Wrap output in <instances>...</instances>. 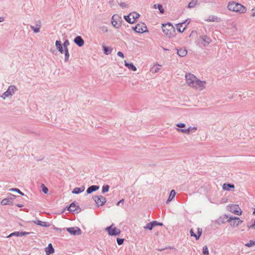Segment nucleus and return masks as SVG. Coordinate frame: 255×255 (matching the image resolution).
I'll return each mask as SVG.
<instances>
[{"instance_id":"f257e3e1","label":"nucleus","mask_w":255,"mask_h":255,"mask_svg":"<svg viewBox=\"0 0 255 255\" xmlns=\"http://www.w3.org/2000/svg\"><path fill=\"white\" fill-rule=\"evenodd\" d=\"M185 78L186 83L189 86L199 89V90H202L205 89L206 82L205 81H201L193 74L187 73L185 75Z\"/></svg>"},{"instance_id":"f03ea898","label":"nucleus","mask_w":255,"mask_h":255,"mask_svg":"<svg viewBox=\"0 0 255 255\" xmlns=\"http://www.w3.org/2000/svg\"><path fill=\"white\" fill-rule=\"evenodd\" d=\"M228 8L231 11L238 12L240 13H244L247 11L245 6L235 1L230 2L228 5Z\"/></svg>"},{"instance_id":"7ed1b4c3","label":"nucleus","mask_w":255,"mask_h":255,"mask_svg":"<svg viewBox=\"0 0 255 255\" xmlns=\"http://www.w3.org/2000/svg\"><path fill=\"white\" fill-rule=\"evenodd\" d=\"M162 30L164 34L168 37L174 36L175 28L171 23L162 24Z\"/></svg>"},{"instance_id":"20e7f679","label":"nucleus","mask_w":255,"mask_h":255,"mask_svg":"<svg viewBox=\"0 0 255 255\" xmlns=\"http://www.w3.org/2000/svg\"><path fill=\"white\" fill-rule=\"evenodd\" d=\"M226 218L228 219L226 222L230 223V225L233 228L238 227L241 224L243 223V221L240 220L238 217L229 216L228 215H225Z\"/></svg>"},{"instance_id":"39448f33","label":"nucleus","mask_w":255,"mask_h":255,"mask_svg":"<svg viewBox=\"0 0 255 255\" xmlns=\"http://www.w3.org/2000/svg\"><path fill=\"white\" fill-rule=\"evenodd\" d=\"M140 15L136 12H132L129 13L128 15H125V19L129 23L132 24L134 23V21L136 19L138 18Z\"/></svg>"},{"instance_id":"423d86ee","label":"nucleus","mask_w":255,"mask_h":255,"mask_svg":"<svg viewBox=\"0 0 255 255\" xmlns=\"http://www.w3.org/2000/svg\"><path fill=\"white\" fill-rule=\"evenodd\" d=\"M66 208L69 212L74 214L79 213L82 211L80 206L76 203L75 201L71 203L69 206H67Z\"/></svg>"},{"instance_id":"0eeeda50","label":"nucleus","mask_w":255,"mask_h":255,"mask_svg":"<svg viewBox=\"0 0 255 255\" xmlns=\"http://www.w3.org/2000/svg\"><path fill=\"white\" fill-rule=\"evenodd\" d=\"M114 224H113L111 226L107 227L105 229V230L108 232L109 235L111 236L119 235L121 233V231L116 227H114Z\"/></svg>"},{"instance_id":"6e6552de","label":"nucleus","mask_w":255,"mask_h":255,"mask_svg":"<svg viewBox=\"0 0 255 255\" xmlns=\"http://www.w3.org/2000/svg\"><path fill=\"white\" fill-rule=\"evenodd\" d=\"M17 88L15 86L10 85L8 87L7 90L3 93L2 95L1 96V97L3 99H5L7 97L12 96L14 94Z\"/></svg>"},{"instance_id":"1a4fd4ad","label":"nucleus","mask_w":255,"mask_h":255,"mask_svg":"<svg viewBox=\"0 0 255 255\" xmlns=\"http://www.w3.org/2000/svg\"><path fill=\"white\" fill-rule=\"evenodd\" d=\"M122 18L118 14H114L112 17V24L117 28H119L121 26Z\"/></svg>"},{"instance_id":"9d476101","label":"nucleus","mask_w":255,"mask_h":255,"mask_svg":"<svg viewBox=\"0 0 255 255\" xmlns=\"http://www.w3.org/2000/svg\"><path fill=\"white\" fill-rule=\"evenodd\" d=\"M93 199L98 207L103 206L107 201L106 198L102 195L93 196Z\"/></svg>"},{"instance_id":"9b49d317","label":"nucleus","mask_w":255,"mask_h":255,"mask_svg":"<svg viewBox=\"0 0 255 255\" xmlns=\"http://www.w3.org/2000/svg\"><path fill=\"white\" fill-rule=\"evenodd\" d=\"M135 29H137L136 33H143L148 31L147 26L144 23H138L135 25Z\"/></svg>"},{"instance_id":"f8f14e48","label":"nucleus","mask_w":255,"mask_h":255,"mask_svg":"<svg viewBox=\"0 0 255 255\" xmlns=\"http://www.w3.org/2000/svg\"><path fill=\"white\" fill-rule=\"evenodd\" d=\"M229 210L230 212L236 215H241L242 214V212L238 205H231L229 206Z\"/></svg>"},{"instance_id":"ddd939ff","label":"nucleus","mask_w":255,"mask_h":255,"mask_svg":"<svg viewBox=\"0 0 255 255\" xmlns=\"http://www.w3.org/2000/svg\"><path fill=\"white\" fill-rule=\"evenodd\" d=\"M66 230L70 234L74 236L80 235L82 234V231L81 229L77 227L67 228Z\"/></svg>"},{"instance_id":"4468645a","label":"nucleus","mask_w":255,"mask_h":255,"mask_svg":"<svg viewBox=\"0 0 255 255\" xmlns=\"http://www.w3.org/2000/svg\"><path fill=\"white\" fill-rule=\"evenodd\" d=\"M30 234V233L29 232H14L12 233H11L10 235H9L7 238H10V237H11L12 236H16V237H18V236H25V235H29Z\"/></svg>"},{"instance_id":"2eb2a0df","label":"nucleus","mask_w":255,"mask_h":255,"mask_svg":"<svg viewBox=\"0 0 255 255\" xmlns=\"http://www.w3.org/2000/svg\"><path fill=\"white\" fill-rule=\"evenodd\" d=\"M74 42L79 47H81L84 44V41L81 36H77L74 38Z\"/></svg>"},{"instance_id":"dca6fc26","label":"nucleus","mask_w":255,"mask_h":255,"mask_svg":"<svg viewBox=\"0 0 255 255\" xmlns=\"http://www.w3.org/2000/svg\"><path fill=\"white\" fill-rule=\"evenodd\" d=\"M55 46L60 53L62 54L64 53V48L61 41L56 40L55 42Z\"/></svg>"},{"instance_id":"f3484780","label":"nucleus","mask_w":255,"mask_h":255,"mask_svg":"<svg viewBox=\"0 0 255 255\" xmlns=\"http://www.w3.org/2000/svg\"><path fill=\"white\" fill-rule=\"evenodd\" d=\"M200 39L204 42V46L208 45L209 43H210L212 41L210 38L205 35H201L200 36Z\"/></svg>"},{"instance_id":"a211bd4d","label":"nucleus","mask_w":255,"mask_h":255,"mask_svg":"<svg viewBox=\"0 0 255 255\" xmlns=\"http://www.w3.org/2000/svg\"><path fill=\"white\" fill-rule=\"evenodd\" d=\"M45 251L46 255H50L54 253V249L51 243L49 244L48 246L45 248Z\"/></svg>"},{"instance_id":"6ab92c4d","label":"nucleus","mask_w":255,"mask_h":255,"mask_svg":"<svg viewBox=\"0 0 255 255\" xmlns=\"http://www.w3.org/2000/svg\"><path fill=\"white\" fill-rule=\"evenodd\" d=\"M100 188V186L98 185H92L88 188L87 189L86 192L88 194H90L93 192L97 191Z\"/></svg>"},{"instance_id":"aec40b11","label":"nucleus","mask_w":255,"mask_h":255,"mask_svg":"<svg viewBox=\"0 0 255 255\" xmlns=\"http://www.w3.org/2000/svg\"><path fill=\"white\" fill-rule=\"evenodd\" d=\"M223 189L226 191H231L235 188V185L231 183H225L223 185Z\"/></svg>"},{"instance_id":"412c9836","label":"nucleus","mask_w":255,"mask_h":255,"mask_svg":"<svg viewBox=\"0 0 255 255\" xmlns=\"http://www.w3.org/2000/svg\"><path fill=\"white\" fill-rule=\"evenodd\" d=\"M32 222L34 223H35V224L40 226L45 227H49L50 226V224L49 223L41 221L39 220H37L36 221H33Z\"/></svg>"},{"instance_id":"4be33fe9","label":"nucleus","mask_w":255,"mask_h":255,"mask_svg":"<svg viewBox=\"0 0 255 255\" xmlns=\"http://www.w3.org/2000/svg\"><path fill=\"white\" fill-rule=\"evenodd\" d=\"M85 190V186H82L81 187H75L72 191V194H78L83 192Z\"/></svg>"},{"instance_id":"5701e85b","label":"nucleus","mask_w":255,"mask_h":255,"mask_svg":"<svg viewBox=\"0 0 255 255\" xmlns=\"http://www.w3.org/2000/svg\"><path fill=\"white\" fill-rule=\"evenodd\" d=\"M208 22H220L221 21L220 18L215 15H210L209 18L205 20Z\"/></svg>"},{"instance_id":"b1692460","label":"nucleus","mask_w":255,"mask_h":255,"mask_svg":"<svg viewBox=\"0 0 255 255\" xmlns=\"http://www.w3.org/2000/svg\"><path fill=\"white\" fill-rule=\"evenodd\" d=\"M125 65L128 67L129 70L133 71H136V67L132 63H128L127 61H125Z\"/></svg>"},{"instance_id":"393cba45","label":"nucleus","mask_w":255,"mask_h":255,"mask_svg":"<svg viewBox=\"0 0 255 255\" xmlns=\"http://www.w3.org/2000/svg\"><path fill=\"white\" fill-rule=\"evenodd\" d=\"M176 50L177 51V54L180 57H184L187 54V51L185 48L177 49Z\"/></svg>"},{"instance_id":"a878e982","label":"nucleus","mask_w":255,"mask_h":255,"mask_svg":"<svg viewBox=\"0 0 255 255\" xmlns=\"http://www.w3.org/2000/svg\"><path fill=\"white\" fill-rule=\"evenodd\" d=\"M1 204L2 205H12L13 202H12V200L11 199L7 198L3 199L1 202Z\"/></svg>"},{"instance_id":"bb28decb","label":"nucleus","mask_w":255,"mask_h":255,"mask_svg":"<svg viewBox=\"0 0 255 255\" xmlns=\"http://www.w3.org/2000/svg\"><path fill=\"white\" fill-rule=\"evenodd\" d=\"M176 129L177 130V131L178 132H182V133H187V134H189L190 133V130L191 129H192L191 128V127H188V128H176Z\"/></svg>"},{"instance_id":"cd10ccee","label":"nucleus","mask_w":255,"mask_h":255,"mask_svg":"<svg viewBox=\"0 0 255 255\" xmlns=\"http://www.w3.org/2000/svg\"><path fill=\"white\" fill-rule=\"evenodd\" d=\"M103 48L104 53L106 55H109V54H111V52H112L113 49L111 47L106 46H103Z\"/></svg>"},{"instance_id":"c85d7f7f","label":"nucleus","mask_w":255,"mask_h":255,"mask_svg":"<svg viewBox=\"0 0 255 255\" xmlns=\"http://www.w3.org/2000/svg\"><path fill=\"white\" fill-rule=\"evenodd\" d=\"M175 191L174 190H172L170 191L168 198L166 201V203H168L169 202H170L172 200V199L175 197Z\"/></svg>"},{"instance_id":"c756f323","label":"nucleus","mask_w":255,"mask_h":255,"mask_svg":"<svg viewBox=\"0 0 255 255\" xmlns=\"http://www.w3.org/2000/svg\"><path fill=\"white\" fill-rule=\"evenodd\" d=\"M198 1L197 0H192L188 5V8H193L195 6V5L197 4Z\"/></svg>"},{"instance_id":"7c9ffc66","label":"nucleus","mask_w":255,"mask_h":255,"mask_svg":"<svg viewBox=\"0 0 255 255\" xmlns=\"http://www.w3.org/2000/svg\"><path fill=\"white\" fill-rule=\"evenodd\" d=\"M64 53L65 55L64 61L67 62L69 61V53L68 51V49H64Z\"/></svg>"},{"instance_id":"2f4dec72","label":"nucleus","mask_w":255,"mask_h":255,"mask_svg":"<svg viewBox=\"0 0 255 255\" xmlns=\"http://www.w3.org/2000/svg\"><path fill=\"white\" fill-rule=\"evenodd\" d=\"M252 224H250V223H247V227L250 229H253L255 230V219L252 220Z\"/></svg>"},{"instance_id":"473e14b6","label":"nucleus","mask_w":255,"mask_h":255,"mask_svg":"<svg viewBox=\"0 0 255 255\" xmlns=\"http://www.w3.org/2000/svg\"><path fill=\"white\" fill-rule=\"evenodd\" d=\"M110 189V186L109 185H104L102 187V193H105L109 191Z\"/></svg>"},{"instance_id":"72a5a7b5","label":"nucleus","mask_w":255,"mask_h":255,"mask_svg":"<svg viewBox=\"0 0 255 255\" xmlns=\"http://www.w3.org/2000/svg\"><path fill=\"white\" fill-rule=\"evenodd\" d=\"M9 191H14L15 192H17L18 193V194H19L20 195H22V196H25L24 194L23 193H22L19 189L18 188H10L9 189Z\"/></svg>"},{"instance_id":"f704fd0d","label":"nucleus","mask_w":255,"mask_h":255,"mask_svg":"<svg viewBox=\"0 0 255 255\" xmlns=\"http://www.w3.org/2000/svg\"><path fill=\"white\" fill-rule=\"evenodd\" d=\"M183 24V23H178L177 24V30L178 32H179L180 33H182L185 29V27L182 29H181V27L182 26Z\"/></svg>"},{"instance_id":"c9c22d12","label":"nucleus","mask_w":255,"mask_h":255,"mask_svg":"<svg viewBox=\"0 0 255 255\" xmlns=\"http://www.w3.org/2000/svg\"><path fill=\"white\" fill-rule=\"evenodd\" d=\"M153 228V226L151 223V222L147 223L146 226H145L144 227V228L145 229H147V230H151Z\"/></svg>"},{"instance_id":"e433bc0d","label":"nucleus","mask_w":255,"mask_h":255,"mask_svg":"<svg viewBox=\"0 0 255 255\" xmlns=\"http://www.w3.org/2000/svg\"><path fill=\"white\" fill-rule=\"evenodd\" d=\"M202 233V229L201 228H198L197 229V234H196V240H198L201 236Z\"/></svg>"},{"instance_id":"4c0bfd02","label":"nucleus","mask_w":255,"mask_h":255,"mask_svg":"<svg viewBox=\"0 0 255 255\" xmlns=\"http://www.w3.org/2000/svg\"><path fill=\"white\" fill-rule=\"evenodd\" d=\"M30 27L31 29L33 31V32L35 33H38L40 31V28L37 27V26H36V27H35V26L31 25L30 26Z\"/></svg>"},{"instance_id":"58836bf2","label":"nucleus","mask_w":255,"mask_h":255,"mask_svg":"<svg viewBox=\"0 0 255 255\" xmlns=\"http://www.w3.org/2000/svg\"><path fill=\"white\" fill-rule=\"evenodd\" d=\"M160 66L158 65L156 66H154V67H152V69H151L152 73L158 72L159 71V70L160 69Z\"/></svg>"},{"instance_id":"ea45409f","label":"nucleus","mask_w":255,"mask_h":255,"mask_svg":"<svg viewBox=\"0 0 255 255\" xmlns=\"http://www.w3.org/2000/svg\"><path fill=\"white\" fill-rule=\"evenodd\" d=\"M157 8L158 9V10H159V12L161 13H164V9L163 7V6L162 4H157Z\"/></svg>"},{"instance_id":"a19ab883","label":"nucleus","mask_w":255,"mask_h":255,"mask_svg":"<svg viewBox=\"0 0 255 255\" xmlns=\"http://www.w3.org/2000/svg\"><path fill=\"white\" fill-rule=\"evenodd\" d=\"M203 255H209L208 249L206 246H204L203 248Z\"/></svg>"},{"instance_id":"79ce46f5","label":"nucleus","mask_w":255,"mask_h":255,"mask_svg":"<svg viewBox=\"0 0 255 255\" xmlns=\"http://www.w3.org/2000/svg\"><path fill=\"white\" fill-rule=\"evenodd\" d=\"M70 44L69 41L68 40L66 39L64 41L63 46L64 47V49H68V46Z\"/></svg>"},{"instance_id":"37998d69","label":"nucleus","mask_w":255,"mask_h":255,"mask_svg":"<svg viewBox=\"0 0 255 255\" xmlns=\"http://www.w3.org/2000/svg\"><path fill=\"white\" fill-rule=\"evenodd\" d=\"M254 245H255V241L253 240H250L249 243L246 244V246L248 247H252Z\"/></svg>"},{"instance_id":"c03bdc74","label":"nucleus","mask_w":255,"mask_h":255,"mask_svg":"<svg viewBox=\"0 0 255 255\" xmlns=\"http://www.w3.org/2000/svg\"><path fill=\"white\" fill-rule=\"evenodd\" d=\"M42 192L45 193V194H46L48 193V188L44 185V184H42Z\"/></svg>"},{"instance_id":"a18cd8bd","label":"nucleus","mask_w":255,"mask_h":255,"mask_svg":"<svg viewBox=\"0 0 255 255\" xmlns=\"http://www.w3.org/2000/svg\"><path fill=\"white\" fill-rule=\"evenodd\" d=\"M124 241H125L124 239L117 238V242L119 245H122L124 243Z\"/></svg>"},{"instance_id":"49530a36","label":"nucleus","mask_w":255,"mask_h":255,"mask_svg":"<svg viewBox=\"0 0 255 255\" xmlns=\"http://www.w3.org/2000/svg\"><path fill=\"white\" fill-rule=\"evenodd\" d=\"M177 128H181L185 127L186 125L184 123H178L176 125Z\"/></svg>"},{"instance_id":"de8ad7c7","label":"nucleus","mask_w":255,"mask_h":255,"mask_svg":"<svg viewBox=\"0 0 255 255\" xmlns=\"http://www.w3.org/2000/svg\"><path fill=\"white\" fill-rule=\"evenodd\" d=\"M100 28L103 32H107L108 31V28L106 26H101Z\"/></svg>"},{"instance_id":"09e8293b","label":"nucleus","mask_w":255,"mask_h":255,"mask_svg":"<svg viewBox=\"0 0 255 255\" xmlns=\"http://www.w3.org/2000/svg\"><path fill=\"white\" fill-rule=\"evenodd\" d=\"M190 235L191 237H194L196 238V234L194 233L192 229H190Z\"/></svg>"},{"instance_id":"8fccbe9b","label":"nucleus","mask_w":255,"mask_h":255,"mask_svg":"<svg viewBox=\"0 0 255 255\" xmlns=\"http://www.w3.org/2000/svg\"><path fill=\"white\" fill-rule=\"evenodd\" d=\"M9 195L10 197L9 198L11 199L12 200V202H13V200L16 198V196L11 193H9Z\"/></svg>"},{"instance_id":"3c124183","label":"nucleus","mask_w":255,"mask_h":255,"mask_svg":"<svg viewBox=\"0 0 255 255\" xmlns=\"http://www.w3.org/2000/svg\"><path fill=\"white\" fill-rule=\"evenodd\" d=\"M36 26H37V27L40 28L41 26V21L40 20H37L36 21Z\"/></svg>"},{"instance_id":"603ef678","label":"nucleus","mask_w":255,"mask_h":255,"mask_svg":"<svg viewBox=\"0 0 255 255\" xmlns=\"http://www.w3.org/2000/svg\"><path fill=\"white\" fill-rule=\"evenodd\" d=\"M117 55L122 58H124V55L121 51L118 52Z\"/></svg>"},{"instance_id":"864d4df0","label":"nucleus","mask_w":255,"mask_h":255,"mask_svg":"<svg viewBox=\"0 0 255 255\" xmlns=\"http://www.w3.org/2000/svg\"><path fill=\"white\" fill-rule=\"evenodd\" d=\"M251 11L252 12V16L255 17V6L252 9Z\"/></svg>"},{"instance_id":"5fc2aeb1","label":"nucleus","mask_w":255,"mask_h":255,"mask_svg":"<svg viewBox=\"0 0 255 255\" xmlns=\"http://www.w3.org/2000/svg\"><path fill=\"white\" fill-rule=\"evenodd\" d=\"M120 5L123 7V8H124V7H126L127 6V4L126 2H121L120 4Z\"/></svg>"},{"instance_id":"6e6d98bb","label":"nucleus","mask_w":255,"mask_h":255,"mask_svg":"<svg viewBox=\"0 0 255 255\" xmlns=\"http://www.w3.org/2000/svg\"><path fill=\"white\" fill-rule=\"evenodd\" d=\"M151 223L153 226V227L157 226L158 222L157 221H152Z\"/></svg>"},{"instance_id":"4d7b16f0","label":"nucleus","mask_w":255,"mask_h":255,"mask_svg":"<svg viewBox=\"0 0 255 255\" xmlns=\"http://www.w3.org/2000/svg\"><path fill=\"white\" fill-rule=\"evenodd\" d=\"M124 202V199H122L117 203L116 205L119 206L120 205V204H121V203L123 204Z\"/></svg>"},{"instance_id":"13d9d810","label":"nucleus","mask_w":255,"mask_h":255,"mask_svg":"<svg viewBox=\"0 0 255 255\" xmlns=\"http://www.w3.org/2000/svg\"><path fill=\"white\" fill-rule=\"evenodd\" d=\"M225 222V221H224V219H222V218H219L218 219V223H219V224H220V223H224Z\"/></svg>"},{"instance_id":"bf43d9fd","label":"nucleus","mask_w":255,"mask_h":255,"mask_svg":"<svg viewBox=\"0 0 255 255\" xmlns=\"http://www.w3.org/2000/svg\"><path fill=\"white\" fill-rule=\"evenodd\" d=\"M190 22V19H186L185 21H184L183 23V24L185 23H187V24H189Z\"/></svg>"},{"instance_id":"052dcab7","label":"nucleus","mask_w":255,"mask_h":255,"mask_svg":"<svg viewBox=\"0 0 255 255\" xmlns=\"http://www.w3.org/2000/svg\"><path fill=\"white\" fill-rule=\"evenodd\" d=\"M16 206L19 208H21V207H23V205L22 204H17L16 205Z\"/></svg>"},{"instance_id":"680f3d73","label":"nucleus","mask_w":255,"mask_h":255,"mask_svg":"<svg viewBox=\"0 0 255 255\" xmlns=\"http://www.w3.org/2000/svg\"><path fill=\"white\" fill-rule=\"evenodd\" d=\"M4 20V17H0V22H2Z\"/></svg>"},{"instance_id":"e2e57ef3","label":"nucleus","mask_w":255,"mask_h":255,"mask_svg":"<svg viewBox=\"0 0 255 255\" xmlns=\"http://www.w3.org/2000/svg\"><path fill=\"white\" fill-rule=\"evenodd\" d=\"M163 225V223H161V222H158V224H157V226H162Z\"/></svg>"},{"instance_id":"0e129e2a","label":"nucleus","mask_w":255,"mask_h":255,"mask_svg":"<svg viewBox=\"0 0 255 255\" xmlns=\"http://www.w3.org/2000/svg\"><path fill=\"white\" fill-rule=\"evenodd\" d=\"M55 229L56 230V231H59V232H61L62 231V229H60V228H55Z\"/></svg>"},{"instance_id":"69168bd1","label":"nucleus","mask_w":255,"mask_h":255,"mask_svg":"<svg viewBox=\"0 0 255 255\" xmlns=\"http://www.w3.org/2000/svg\"><path fill=\"white\" fill-rule=\"evenodd\" d=\"M168 248H169L170 250H172V251H173V252H175V249H174V248H172V247H169Z\"/></svg>"},{"instance_id":"338daca9","label":"nucleus","mask_w":255,"mask_h":255,"mask_svg":"<svg viewBox=\"0 0 255 255\" xmlns=\"http://www.w3.org/2000/svg\"><path fill=\"white\" fill-rule=\"evenodd\" d=\"M132 29L136 32L137 29H135V26L132 27Z\"/></svg>"},{"instance_id":"774afa93","label":"nucleus","mask_w":255,"mask_h":255,"mask_svg":"<svg viewBox=\"0 0 255 255\" xmlns=\"http://www.w3.org/2000/svg\"><path fill=\"white\" fill-rule=\"evenodd\" d=\"M157 4H154V5H153V7H154V8H157Z\"/></svg>"}]
</instances>
